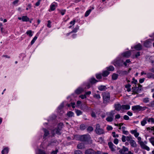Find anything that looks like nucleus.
<instances>
[{"label":"nucleus","mask_w":154,"mask_h":154,"mask_svg":"<svg viewBox=\"0 0 154 154\" xmlns=\"http://www.w3.org/2000/svg\"><path fill=\"white\" fill-rule=\"evenodd\" d=\"M150 43V42L149 40H146L144 42V45L145 46L148 47L149 46Z\"/></svg>","instance_id":"7c9ffc66"},{"label":"nucleus","mask_w":154,"mask_h":154,"mask_svg":"<svg viewBox=\"0 0 154 154\" xmlns=\"http://www.w3.org/2000/svg\"><path fill=\"white\" fill-rule=\"evenodd\" d=\"M147 77L149 79H154V74L148 72L146 74Z\"/></svg>","instance_id":"dca6fc26"},{"label":"nucleus","mask_w":154,"mask_h":154,"mask_svg":"<svg viewBox=\"0 0 154 154\" xmlns=\"http://www.w3.org/2000/svg\"><path fill=\"white\" fill-rule=\"evenodd\" d=\"M80 128L81 130H84L85 128L86 127L85 125L82 124L80 125Z\"/></svg>","instance_id":"603ef678"},{"label":"nucleus","mask_w":154,"mask_h":154,"mask_svg":"<svg viewBox=\"0 0 154 154\" xmlns=\"http://www.w3.org/2000/svg\"><path fill=\"white\" fill-rule=\"evenodd\" d=\"M58 152V150L57 149H56L54 151H52L51 152V154H57V152Z\"/></svg>","instance_id":"13d9d810"},{"label":"nucleus","mask_w":154,"mask_h":154,"mask_svg":"<svg viewBox=\"0 0 154 154\" xmlns=\"http://www.w3.org/2000/svg\"><path fill=\"white\" fill-rule=\"evenodd\" d=\"M47 26L49 28L51 27V22L50 20H48V24Z\"/></svg>","instance_id":"680f3d73"},{"label":"nucleus","mask_w":154,"mask_h":154,"mask_svg":"<svg viewBox=\"0 0 154 154\" xmlns=\"http://www.w3.org/2000/svg\"><path fill=\"white\" fill-rule=\"evenodd\" d=\"M131 68H130L128 71H123L122 70H118L117 71V72L119 74V75L121 76H124L128 74L131 70Z\"/></svg>","instance_id":"39448f33"},{"label":"nucleus","mask_w":154,"mask_h":154,"mask_svg":"<svg viewBox=\"0 0 154 154\" xmlns=\"http://www.w3.org/2000/svg\"><path fill=\"white\" fill-rule=\"evenodd\" d=\"M131 54L130 51H128L122 53V55L123 57L128 58L130 57Z\"/></svg>","instance_id":"4468645a"},{"label":"nucleus","mask_w":154,"mask_h":154,"mask_svg":"<svg viewBox=\"0 0 154 154\" xmlns=\"http://www.w3.org/2000/svg\"><path fill=\"white\" fill-rule=\"evenodd\" d=\"M79 29V27L78 26L76 27L70 33L72 32H76L77 30Z\"/></svg>","instance_id":"a18cd8bd"},{"label":"nucleus","mask_w":154,"mask_h":154,"mask_svg":"<svg viewBox=\"0 0 154 154\" xmlns=\"http://www.w3.org/2000/svg\"><path fill=\"white\" fill-rule=\"evenodd\" d=\"M98 89L100 91H103L106 89V87L105 86L100 85L98 87Z\"/></svg>","instance_id":"cd10ccee"},{"label":"nucleus","mask_w":154,"mask_h":154,"mask_svg":"<svg viewBox=\"0 0 154 154\" xmlns=\"http://www.w3.org/2000/svg\"><path fill=\"white\" fill-rule=\"evenodd\" d=\"M106 120L108 122H112L113 120V117L110 116H108L106 118Z\"/></svg>","instance_id":"2f4dec72"},{"label":"nucleus","mask_w":154,"mask_h":154,"mask_svg":"<svg viewBox=\"0 0 154 154\" xmlns=\"http://www.w3.org/2000/svg\"><path fill=\"white\" fill-rule=\"evenodd\" d=\"M63 125V124L62 123H59L58 125L57 128L53 131V133H54V132H55L57 134H60L61 133L60 131Z\"/></svg>","instance_id":"20e7f679"},{"label":"nucleus","mask_w":154,"mask_h":154,"mask_svg":"<svg viewBox=\"0 0 154 154\" xmlns=\"http://www.w3.org/2000/svg\"><path fill=\"white\" fill-rule=\"evenodd\" d=\"M134 48L137 50H140L142 49V46L140 44H139L135 46Z\"/></svg>","instance_id":"b1692460"},{"label":"nucleus","mask_w":154,"mask_h":154,"mask_svg":"<svg viewBox=\"0 0 154 154\" xmlns=\"http://www.w3.org/2000/svg\"><path fill=\"white\" fill-rule=\"evenodd\" d=\"M122 133L126 135H128L129 134V132L127 131L126 130V128L125 126H122Z\"/></svg>","instance_id":"f3484780"},{"label":"nucleus","mask_w":154,"mask_h":154,"mask_svg":"<svg viewBox=\"0 0 154 154\" xmlns=\"http://www.w3.org/2000/svg\"><path fill=\"white\" fill-rule=\"evenodd\" d=\"M78 140L82 141L88 142L91 139L90 135L88 134L78 136Z\"/></svg>","instance_id":"f257e3e1"},{"label":"nucleus","mask_w":154,"mask_h":154,"mask_svg":"<svg viewBox=\"0 0 154 154\" xmlns=\"http://www.w3.org/2000/svg\"><path fill=\"white\" fill-rule=\"evenodd\" d=\"M8 152V147H5L2 151V154H7Z\"/></svg>","instance_id":"393cba45"},{"label":"nucleus","mask_w":154,"mask_h":154,"mask_svg":"<svg viewBox=\"0 0 154 154\" xmlns=\"http://www.w3.org/2000/svg\"><path fill=\"white\" fill-rule=\"evenodd\" d=\"M106 129L107 130L109 131L112 130L113 129V128L111 126L108 125Z\"/></svg>","instance_id":"6e6d98bb"},{"label":"nucleus","mask_w":154,"mask_h":154,"mask_svg":"<svg viewBox=\"0 0 154 154\" xmlns=\"http://www.w3.org/2000/svg\"><path fill=\"white\" fill-rule=\"evenodd\" d=\"M130 109V106L128 105H122V109L128 110Z\"/></svg>","instance_id":"412c9836"},{"label":"nucleus","mask_w":154,"mask_h":154,"mask_svg":"<svg viewBox=\"0 0 154 154\" xmlns=\"http://www.w3.org/2000/svg\"><path fill=\"white\" fill-rule=\"evenodd\" d=\"M26 34L29 36L31 37L32 35V31L31 30H28L26 32Z\"/></svg>","instance_id":"49530a36"},{"label":"nucleus","mask_w":154,"mask_h":154,"mask_svg":"<svg viewBox=\"0 0 154 154\" xmlns=\"http://www.w3.org/2000/svg\"><path fill=\"white\" fill-rule=\"evenodd\" d=\"M122 61L120 60H116L114 61L113 64L115 66H122Z\"/></svg>","instance_id":"9b49d317"},{"label":"nucleus","mask_w":154,"mask_h":154,"mask_svg":"<svg viewBox=\"0 0 154 154\" xmlns=\"http://www.w3.org/2000/svg\"><path fill=\"white\" fill-rule=\"evenodd\" d=\"M137 131L136 130H131L130 131V132L132 134H134V135L135 134L136 132H137Z\"/></svg>","instance_id":"338daca9"},{"label":"nucleus","mask_w":154,"mask_h":154,"mask_svg":"<svg viewBox=\"0 0 154 154\" xmlns=\"http://www.w3.org/2000/svg\"><path fill=\"white\" fill-rule=\"evenodd\" d=\"M98 81L95 79L94 78H91L90 80V82L92 84L96 83Z\"/></svg>","instance_id":"c756f323"},{"label":"nucleus","mask_w":154,"mask_h":154,"mask_svg":"<svg viewBox=\"0 0 154 154\" xmlns=\"http://www.w3.org/2000/svg\"><path fill=\"white\" fill-rule=\"evenodd\" d=\"M137 81V80H135L134 78H133V81H132L131 83H134V84H136Z\"/></svg>","instance_id":"69168bd1"},{"label":"nucleus","mask_w":154,"mask_h":154,"mask_svg":"<svg viewBox=\"0 0 154 154\" xmlns=\"http://www.w3.org/2000/svg\"><path fill=\"white\" fill-rule=\"evenodd\" d=\"M118 75L116 73H114L112 76V79L113 80H116L118 77Z\"/></svg>","instance_id":"f704fd0d"},{"label":"nucleus","mask_w":154,"mask_h":154,"mask_svg":"<svg viewBox=\"0 0 154 154\" xmlns=\"http://www.w3.org/2000/svg\"><path fill=\"white\" fill-rule=\"evenodd\" d=\"M43 130L45 133L43 137L44 139H45L47 136L49 135V132L48 131L45 129L43 128Z\"/></svg>","instance_id":"4be33fe9"},{"label":"nucleus","mask_w":154,"mask_h":154,"mask_svg":"<svg viewBox=\"0 0 154 154\" xmlns=\"http://www.w3.org/2000/svg\"><path fill=\"white\" fill-rule=\"evenodd\" d=\"M93 130V128L92 127H89L87 129V131H92Z\"/></svg>","instance_id":"052dcab7"},{"label":"nucleus","mask_w":154,"mask_h":154,"mask_svg":"<svg viewBox=\"0 0 154 154\" xmlns=\"http://www.w3.org/2000/svg\"><path fill=\"white\" fill-rule=\"evenodd\" d=\"M74 154H83V153L81 150H77L74 151Z\"/></svg>","instance_id":"de8ad7c7"},{"label":"nucleus","mask_w":154,"mask_h":154,"mask_svg":"<svg viewBox=\"0 0 154 154\" xmlns=\"http://www.w3.org/2000/svg\"><path fill=\"white\" fill-rule=\"evenodd\" d=\"M121 139L123 142H125L126 140L130 142L132 140V137L131 135H129L128 136H125L123 135Z\"/></svg>","instance_id":"423d86ee"},{"label":"nucleus","mask_w":154,"mask_h":154,"mask_svg":"<svg viewBox=\"0 0 154 154\" xmlns=\"http://www.w3.org/2000/svg\"><path fill=\"white\" fill-rule=\"evenodd\" d=\"M79 97L82 99H84L86 98V96L85 94L81 95Z\"/></svg>","instance_id":"e2e57ef3"},{"label":"nucleus","mask_w":154,"mask_h":154,"mask_svg":"<svg viewBox=\"0 0 154 154\" xmlns=\"http://www.w3.org/2000/svg\"><path fill=\"white\" fill-rule=\"evenodd\" d=\"M128 149L124 146H123L122 148L119 150V152L121 154H133V152L131 151H128Z\"/></svg>","instance_id":"7ed1b4c3"},{"label":"nucleus","mask_w":154,"mask_h":154,"mask_svg":"<svg viewBox=\"0 0 154 154\" xmlns=\"http://www.w3.org/2000/svg\"><path fill=\"white\" fill-rule=\"evenodd\" d=\"M147 106L149 107L154 109V100L150 102L147 105Z\"/></svg>","instance_id":"bb28decb"},{"label":"nucleus","mask_w":154,"mask_h":154,"mask_svg":"<svg viewBox=\"0 0 154 154\" xmlns=\"http://www.w3.org/2000/svg\"><path fill=\"white\" fill-rule=\"evenodd\" d=\"M142 86L139 85L138 87H133L132 88V91L135 94H137L139 91L141 90V88Z\"/></svg>","instance_id":"1a4fd4ad"},{"label":"nucleus","mask_w":154,"mask_h":154,"mask_svg":"<svg viewBox=\"0 0 154 154\" xmlns=\"http://www.w3.org/2000/svg\"><path fill=\"white\" fill-rule=\"evenodd\" d=\"M66 12V10H60V13L62 15H64L65 14Z\"/></svg>","instance_id":"864d4df0"},{"label":"nucleus","mask_w":154,"mask_h":154,"mask_svg":"<svg viewBox=\"0 0 154 154\" xmlns=\"http://www.w3.org/2000/svg\"><path fill=\"white\" fill-rule=\"evenodd\" d=\"M112 135L113 137H119V135L118 134H116V132L114 131L112 132Z\"/></svg>","instance_id":"09e8293b"},{"label":"nucleus","mask_w":154,"mask_h":154,"mask_svg":"<svg viewBox=\"0 0 154 154\" xmlns=\"http://www.w3.org/2000/svg\"><path fill=\"white\" fill-rule=\"evenodd\" d=\"M115 119H118L120 118V114H118L115 116Z\"/></svg>","instance_id":"774afa93"},{"label":"nucleus","mask_w":154,"mask_h":154,"mask_svg":"<svg viewBox=\"0 0 154 154\" xmlns=\"http://www.w3.org/2000/svg\"><path fill=\"white\" fill-rule=\"evenodd\" d=\"M37 38V37L36 36H35L33 38L32 40L31 41V45L33 44L35 42V41Z\"/></svg>","instance_id":"c03bdc74"},{"label":"nucleus","mask_w":154,"mask_h":154,"mask_svg":"<svg viewBox=\"0 0 154 154\" xmlns=\"http://www.w3.org/2000/svg\"><path fill=\"white\" fill-rule=\"evenodd\" d=\"M91 10L90 9L87 11L85 13V16L86 17L88 16L91 12Z\"/></svg>","instance_id":"79ce46f5"},{"label":"nucleus","mask_w":154,"mask_h":154,"mask_svg":"<svg viewBox=\"0 0 154 154\" xmlns=\"http://www.w3.org/2000/svg\"><path fill=\"white\" fill-rule=\"evenodd\" d=\"M124 119L125 120H128L129 119V117L126 115L124 116L123 117Z\"/></svg>","instance_id":"bf43d9fd"},{"label":"nucleus","mask_w":154,"mask_h":154,"mask_svg":"<svg viewBox=\"0 0 154 154\" xmlns=\"http://www.w3.org/2000/svg\"><path fill=\"white\" fill-rule=\"evenodd\" d=\"M67 115L69 117H72L74 115V113L72 111H69L67 113Z\"/></svg>","instance_id":"4c0bfd02"},{"label":"nucleus","mask_w":154,"mask_h":154,"mask_svg":"<svg viewBox=\"0 0 154 154\" xmlns=\"http://www.w3.org/2000/svg\"><path fill=\"white\" fill-rule=\"evenodd\" d=\"M129 143L131 146L133 147H135L137 146L136 142L134 140L132 139L131 140V141L129 142Z\"/></svg>","instance_id":"6ab92c4d"},{"label":"nucleus","mask_w":154,"mask_h":154,"mask_svg":"<svg viewBox=\"0 0 154 154\" xmlns=\"http://www.w3.org/2000/svg\"><path fill=\"white\" fill-rule=\"evenodd\" d=\"M96 77L97 79H100L102 78L101 75L100 74L96 75Z\"/></svg>","instance_id":"5fc2aeb1"},{"label":"nucleus","mask_w":154,"mask_h":154,"mask_svg":"<svg viewBox=\"0 0 154 154\" xmlns=\"http://www.w3.org/2000/svg\"><path fill=\"white\" fill-rule=\"evenodd\" d=\"M113 143L116 145L117 144L119 143L118 139L116 138L113 141Z\"/></svg>","instance_id":"4d7b16f0"},{"label":"nucleus","mask_w":154,"mask_h":154,"mask_svg":"<svg viewBox=\"0 0 154 154\" xmlns=\"http://www.w3.org/2000/svg\"><path fill=\"white\" fill-rule=\"evenodd\" d=\"M109 74V72L108 71H105L103 72L102 76L104 77L107 76Z\"/></svg>","instance_id":"72a5a7b5"},{"label":"nucleus","mask_w":154,"mask_h":154,"mask_svg":"<svg viewBox=\"0 0 154 154\" xmlns=\"http://www.w3.org/2000/svg\"><path fill=\"white\" fill-rule=\"evenodd\" d=\"M107 69L109 71H113L114 70V68L113 66H110L107 67Z\"/></svg>","instance_id":"473e14b6"},{"label":"nucleus","mask_w":154,"mask_h":154,"mask_svg":"<svg viewBox=\"0 0 154 154\" xmlns=\"http://www.w3.org/2000/svg\"><path fill=\"white\" fill-rule=\"evenodd\" d=\"M93 97L98 100L100 99L101 98L100 95L99 94H94L93 95Z\"/></svg>","instance_id":"c9c22d12"},{"label":"nucleus","mask_w":154,"mask_h":154,"mask_svg":"<svg viewBox=\"0 0 154 154\" xmlns=\"http://www.w3.org/2000/svg\"><path fill=\"white\" fill-rule=\"evenodd\" d=\"M22 20L23 22L29 21V18L27 16H23L22 17Z\"/></svg>","instance_id":"a878e982"},{"label":"nucleus","mask_w":154,"mask_h":154,"mask_svg":"<svg viewBox=\"0 0 154 154\" xmlns=\"http://www.w3.org/2000/svg\"><path fill=\"white\" fill-rule=\"evenodd\" d=\"M140 146L143 149H146L147 151H149L150 149L149 147L145 145L143 142H141V143Z\"/></svg>","instance_id":"2eb2a0df"},{"label":"nucleus","mask_w":154,"mask_h":154,"mask_svg":"<svg viewBox=\"0 0 154 154\" xmlns=\"http://www.w3.org/2000/svg\"><path fill=\"white\" fill-rule=\"evenodd\" d=\"M114 107L115 110L118 111H119L122 109V106L119 103L116 104L114 105Z\"/></svg>","instance_id":"ddd939ff"},{"label":"nucleus","mask_w":154,"mask_h":154,"mask_svg":"<svg viewBox=\"0 0 154 154\" xmlns=\"http://www.w3.org/2000/svg\"><path fill=\"white\" fill-rule=\"evenodd\" d=\"M149 140L151 144L154 146V137H151L149 139Z\"/></svg>","instance_id":"37998d69"},{"label":"nucleus","mask_w":154,"mask_h":154,"mask_svg":"<svg viewBox=\"0 0 154 154\" xmlns=\"http://www.w3.org/2000/svg\"><path fill=\"white\" fill-rule=\"evenodd\" d=\"M97 134L99 135L103 134L105 133L104 130L100 128V126L99 124H97L96 125V128L95 130Z\"/></svg>","instance_id":"f03ea898"},{"label":"nucleus","mask_w":154,"mask_h":154,"mask_svg":"<svg viewBox=\"0 0 154 154\" xmlns=\"http://www.w3.org/2000/svg\"><path fill=\"white\" fill-rule=\"evenodd\" d=\"M108 145L111 150L112 151H114L115 149V146L112 142H109L108 143Z\"/></svg>","instance_id":"f8f14e48"},{"label":"nucleus","mask_w":154,"mask_h":154,"mask_svg":"<svg viewBox=\"0 0 154 154\" xmlns=\"http://www.w3.org/2000/svg\"><path fill=\"white\" fill-rule=\"evenodd\" d=\"M115 110H112L109 112L110 116L112 117L113 118L114 115L115 114Z\"/></svg>","instance_id":"8fccbe9b"},{"label":"nucleus","mask_w":154,"mask_h":154,"mask_svg":"<svg viewBox=\"0 0 154 154\" xmlns=\"http://www.w3.org/2000/svg\"><path fill=\"white\" fill-rule=\"evenodd\" d=\"M85 154H96V152L91 148L86 150L85 152Z\"/></svg>","instance_id":"9d476101"},{"label":"nucleus","mask_w":154,"mask_h":154,"mask_svg":"<svg viewBox=\"0 0 154 154\" xmlns=\"http://www.w3.org/2000/svg\"><path fill=\"white\" fill-rule=\"evenodd\" d=\"M75 112L77 116H79L82 114V112L80 110H75Z\"/></svg>","instance_id":"a19ab883"},{"label":"nucleus","mask_w":154,"mask_h":154,"mask_svg":"<svg viewBox=\"0 0 154 154\" xmlns=\"http://www.w3.org/2000/svg\"><path fill=\"white\" fill-rule=\"evenodd\" d=\"M103 97L104 101H107L109 100L110 95L109 93L106 92L102 94Z\"/></svg>","instance_id":"0eeeda50"},{"label":"nucleus","mask_w":154,"mask_h":154,"mask_svg":"<svg viewBox=\"0 0 154 154\" xmlns=\"http://www.w3.org/2000/svg\"><path fill=\"white\" fill-rule=\"evenodd\" d=\"M149 61L152 63L154 64V57L151 56L149 58Z\"/></svg>","instance_id":"e433bc0d"},{"label":"nucleus","mask_w":154,"mask_h":154,"mask_svg":"<svg viewBox=\"0 0 154 154\" xmlns=\"http://www.w3.org/2000/svg\"><path fill=\"white\" fill-rule=\"evenodd\" d=\"M148 122H151V123H154V119L152 118H148L147 119Z\"/></svg>","instance_id":"58836bf2"},{"label":"nucleus","mask_w":154,"mask_h":154,"mask_svg":"<svg viewBox=\"0 0 154 154\" xmlns=\"http://www.w3.org/2000/svg\"><path fill=\"white\" fill-rule=\"evenodd\" d=\"M84 91V89L82 88H79L77 89L75 91V92L76 94H79L81 93Z\"/></svg>","instance_id":"5701e85b"},{"label":"nucleus","mask_w":154,"mask_h":154,"mask_svg":"<svg viewBox=\"0 0 154 154\" xmlns=\"http://www.w3.org/2000/svg\"><path fill=\"white\" fill-rule=\"evenodd\" d=\"M132 109L134 111H140L141 110H144V109H143V107L137 105L132 106Z\"/></svg>","instance_id":"6e6552de"},{"label":"nucleus","mask_w":154,"mask_h":154,"mask_svg":"<svg viewBox=\"0 0 154 154\" xmlns=\"http://www.w3.org/2000/svg\"><path fill=\"white\" fill-rule=\"evenodd\" d=\"M131 85L129 84L126 85H125V88L127 89V91L128 92H129L131 91Z\"/></svg>","instance_id":"c85d7f7f"},{"label":"nucleus","mask_w":154,"mask_h":154,"mask_svg":"<svg viewBox=\"0 0 154 154\" xmlns=\"http://www.w3.org/2000/svg\"><path fill=\"white\" fill-rule=\"evenodd\" d=\"M77 147L78 149H83L85 148L84 144L82 143H79L77 145Z\"/></svg>","instance_id":"a211bd4d"},{"label":"nucleus","mask_w":154,"mask_h":154,"mask_svg":"<svg viewBox=\"0 0 154 154\" xmlns=\"http://www.w3.org/2000/svg\"><path fill=\"white\" fill-rule=\"evenodd\" d=\"M56 8L55 5L54 4H52L50 6V9L51 11H54Z\"/></svg>","instance_id":"ea45409f"},{"label":"nucleus","mask_w":154,"mask_h":154,"mask_svg":"<svg viewBox=\"0 0 154 154\" xmlns=\"http://www.w3.org/2000/svg\"><path fill=\"white\" fill-rule=\"evenodd\" d=\"M143 102L145 103H147L149 102V98H145L143 99Z\"/></svg>","instance_id":"3c124183"},{"label":"nucleus","mask_w":154,"mask_h":154,"mask_svg":"<svg viewBox=\"0 0 154 154\" xmlns=\"http://www.w3.org/2000/svg\"><path fill=\"white\" fill-rule=\"evenodd\" d=\"M137 140H138V142L139 143L140 145V143L141 142H143L141 141V138L140 137H137Z\"/></svg>","instance_id":"0e129e2a"},{"label":"nucleus","mask_w":154,"mask_h":154,"mask_svg":"<svg viewBox=\"0 0 154 154\" xmlns=\"http://www.w3.org/2000/svg\"><path fill=\"white\" fill-rule=\"evenodd\" d=\"M148 119V118L147 117H145L143 120L141 122V124L143 126H144L146 124L147 122L146 121Z\"/></svg>","instance_id":"aec40b11"}]
</instances>
